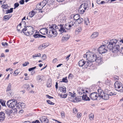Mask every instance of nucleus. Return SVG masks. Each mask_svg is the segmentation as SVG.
Returning <instances> with one entry per match:
<instances>
[{
  "instance_id": "1",
  "label": "nucleus",
  "mask_w": 123,
  "mask_h": 123,
  "mask_svg": "<svg viewBox=\"0 0 123 123\" xmlns=\"http://www.w3.org/2000/svg\"><path fill=\"white\" fill-rule=\"evenodd\" d=\"M64 27L63 25H59L58 26L55 24L49 25V29L50 36L51 37L53 35H56L57 34V31H59L61 33L66 32Z\"/></svg>"
},
{
  "instance_id": "2",
  "label": "nucleus",
  "mask_w": 123,
  "mask_h": 123,
  "mask_svg": "<svg viewBox=\"0 0 123 123\" xmlns=\"http://www.w3.org/2000/svg\"><path fill=\"white\" fill-rule=\"evenodd\" d=\"M119 42L116 39L111 40L109 42L107 48L111 50L112 49L113 52L117 53L119 51L120 48Z\"/></svg>"
},
{
  "instance_id": "3",
  "label": "nucleus",
  "mask_w": 123,
  "mask_h": 123,
  "mask_svg": "<svg viewBox=\"0 0 123 123\" xmlns=\"http://www.w3.org/2000/svg\"><path fill=\"white\" fill-rule=\"evenodd\" d=\"M98 91H99V93L100 94L101 98H102L103 99L105 100H108L110 98V96L112 95H116V94L115 93H113L109 90L107 92H104L101 89H99Z\"/></svg>"
},
{
  "instance_id": "4",
  "label": "nucleus",
  "mask_w": 123,
  "mask_h": 123,
  "mask_svg": "<svg viewBox=\"0 0 123 123\" xmlns=\"http://www.w3.org/2000/svg\"><path fill=\"white\" fill-rule=\"evenodd\" d=\"M34 32V30L33 27L29 26H27L24 29H23L21 32H23L25 35L29 36L32 35Z\"/></svg>"
},
{
  "instance_id": "5",
  "label": "nucleus",
  "mask_w": 123,
  "mask_h": 123,
  "mask_svg": "<svg viewBox=\"0 0 123 123\" xmlns=\"http://www.w3.org/2000/svg\"><path fill=\"white\" fill-rule=\"evenodd\" d=\"M88 5L86 3L81 4L79 8V12L80 14H83L86 10L88 9Z\"/></svg>"
},
{
  "instance_id": "6",
  "label": "nucleus",
  "mask_w": 123,
  "mask_h": 123,
  "mask_svg": "<svg viewBox=\"0 0 123 123\" xmlns=\"http://www.w3.org/2000/svg\"><path fill=\"white\" fill-rule=\"evenodd\" d=\"M99 89L98 90V92H94L91 93L90 95V97L91 99L93 100L99 99L101 97L99 94Z\"/></svg>"
},
{
  "instance_id": "7",
  "label": "nucleus",
  "mask_w": 123,
  "mask_h": 123,
  "mask_svg": "<svg viewBox=\"0 0 123 123\" xmlns=\"http://www.w3.org/2000/svg\"><path fill=\"white\" fill-rule=\"evenodd\" d=\"M17 103V101L15 99H11L8 101L6 104L8 107L10 108H13L15 107Z\"/></svg>"
},
{
  "instance_id": "8",
  "label": "nucleus",
  "mask_w": 123,
  "mask_h": 123,
  "mask_svg": "<svg viewBox=\"0 0 123 123\" xmlns=\"http://www.w3.org/2000/svg\"><path fill=\"white\" fill-rule=\"evenodd\" d=\"M89 56H90V57H89L87 61H88V62H90L89 63L90 64H91L92 65V62L95 61H96V59L97 57L96 55L91 52H90Z\"/></svg>"
},
{
  "instance_id": "9",
  "label": "nucleus",
  "mask_w": 123,
  "mask_h": 123,
  "mask_svg": "<svg viewBox=\"0 0 123 123\" xmlns=\"http://www.w3.org/2000/svg\"><path fill=\"white\" fill-rule=\"evenodd\" d=\"M89 62L88 61H85L84 60H80L78 62V65L80 67L84 66L86 68L88 66H90L91 64H90Z\"/></svg>"
},
{
  "instance_id": "10",
  "label": "nucleus",
  "mask_w": 123,
  "mask_h": 123,
  "mask_svg": "<svg viewBox=\"0 0 123 123\" xmlns=\"http://www.w3.org/2000/svg\"><path fill=\"white\" fill-rule=\"evenodd\" d=\"M78 92L80 95H82V93L86 94V93H89L90 92L89 89L86 88L84 89L83 88H79V89L77 90Z\"/></svg>"
},
{
  "instance_id": "11",
  "label": "nucleus",
  "mask_w": 123,
  "mask_h": 123,
  "mask_svg": "<svg viewBox=\"0 0 123 123\" xmlns=\"http://www.w3.org/2000/svg\"><path fill=\"white\" fill-rule=\"evenodd\" d=\"M105 46L104 45H101L98 48V51L100 54H101L105 53L107 52V50L105 48Z\"/></svg>"
},
{
  "instance_id": "12",
  "label": "nucleus",
  "mask_w": 123,
  "mask_h": 123,
  "mask_svg": "<svg viewBox=\"0 0 123 123\" xmlns=\"http://www.w3.org/2000/svg\"><path fill=\"white\" fill-rule=\"evenodd\" d=\"M122 86L121 83L120 82L116 81L114 84L115 88L118 91L119 89H121V87Z\"/></svg>"
},
{
  "instance_id": "13",
  "label": "nucleus",
  "mask_w": 123,
  "mask_h": 123,
  "mask_svg": "<svg viewBox=\"0 0 123 123\" xmlns=\"http://www.w3.org/2000/svg\"><path fill=\"white\" fill-rule=\"evenodd\" d=\"M48 29L46 28H43L41 29L40 30V31L41 33L43 35L48 34L49 35V32L48 33Z\"/></svg>"
},
{
  "instance_id": "14",
  "label": "nucleus",
  "mask_w": 123,
  "mask_h": 123,
  "mask_svg": "<svg viewBox=\"0 0 123 123\" xmlns=\"http://www.w3.org/2000/svg\"><path fill=\"white\" fill-rule=\"evenodd\" d=\"M39 120L42 123H48V121L46 117L45 116H42L41 117Z\"/></svg>"
},
{
  "instance_id": "15",
  "label": "nucleus",
  "mask_w": 123,
  "mask_h": 123,
  "mask_svg": "<svg viewBox=\"0 0 123 123\" xmlns=\"http://www.w3.org/2000/svg\"><path fill=\"white\" fill-rule=\"evenodd\" d=\"M70 37V36L69 34H67L63 36L62 37V41L65 42L68 40Z\"/></svg>"
},
{
  "instance_id": "16",
  "label": "nucleus",
  "mask_w": 123,
  "mask_h": 123,
  "mask_svg": "<svg viewBox=\"0 0 123 123\" xmlns=\"http://www.w3.org/2000/svg\"><path fill=\"white\" fill-rule=\"evenodd\" d=\"M5 114L3 112H0V121L1 122L4 120L5 118Z\"/></svg>"
},
{
  "instance_id": "17",
  "label": "nucleus",
  "mask_w": 123,
  "mask_h": 123,
  "mask_svg": "<svg viewBox=\"0 0 123 123\" xmlns=\"http://www.w3.org/2000/svg\"><path fill=\"white\" fill-rule=\"evenodd\" d=\"M86 93V94H83V96H82V99L83 100L86 101H89L90 100V98L88 97L86 95L87 94Z\"/></svg>"
},
{
  "instance_id": "18",
  "label": "nucleus",
  "mask_w": 123,
  "mask_h": 123,
  "mask_svg": "<svg viewBox=\"0 0 123 123\" xmlns=\"http://www.w3.org/2000/svg\"><path fill=\"white\" fill-rule=\"evenodd\" d=\"M49 45L48 44L46 43H45L40 45L39 47L38 48L39 49H44L48 46Z\"/></svg>"
},
{
  "instance_id": "19",
  "label": "nucleus",
  "mask_w": 123,
  "mask_h": 123,
  "mask_svg": "<svg viewBox=\"0 0 123 123\" xmlns=\"http://www.w3.org/2000/svg\"><path fill=\"white\" fill-rule=\"evenodd\" d=\"M37 80L38 82H41L43 79V76L39 75H37Z\"/></svg>"
},
{
  "instance_id": "20",
  "label": "nucleus",
  "mask_w": 123,
  "mask_h": 123,
  "mask_svg": "<svg viewBox=\"0 0 123 123\" xmlns=\"http://www.w3.org/2000/svg\"><path fill=\"white\" fill-rule=\"evenodd\" d=\"M36 12H35L33 10L29 13L28 16H30V17L31 18L35 14H36Z\"/></svg>"
},
{
  "instance_id": "21",
  "label": "nucleus",
  "mask_w": 123,
  "mask_h": 123,
  "mask_svg": "<svg viewBox=\"0 0 123 123\" xmlns=\"http://www.w3.org/2000/svg\"><path fill=\"white\" fill-rule=\"evenodd\" d=\"M95 61L98 63L99 64H101L102 62L101 57H97Z\"/></svg>"
},
{
  "instance_id": "22",
  "label": "nucleus",
  "mask_w": 123,
  "mask_h": 123,
  "mask_svg": "<svg viewBox=\"0 0 123 123\" xmlns=\"http://www.w3.org/2000/svg\"><path fill=\"white\" fill-rule=\"evenodd\" d=\"M98 32H94L91 36V37L92 38H94L97 37L98 36Z\"/></svg>"
},
{
  "instance_id": "23",
  "label": "nucleus",
  "mask_w": 123,
  "mask_h": 123,
  "mask_svg": "<svg viewBox=\"0 0 123 123\" xmlns=\"http://www.w3.org/2000/svg\"><path fill=\"white\" fill-rule=\"evenodd\" d=\"M76 21L75 20H73L72 21H71L70 22L68 23L70 25L71 27L75 25Z\"/></svg>"
},
{
  "instance_id": "24",
  "label": "nucleus",
  "mask_w": 123,
  "mask_h": 123,
  "mask_svg": "<svg viewBox=\"0 0 123 123\" xmlns=\"http://www.w3.org/2000/svg\"><path fill=\"white\" fill-rule=\"evenodd\" d=\"M65 89V87L64 86L60 87V91L62 92L63 93H65L66 92Z\"/></svg>"
},
{
  "instance_id": "25",
  "label": "nucleus",
  "mask_w": 123,
  "mask_h": 123,
  "mask_svg": "<svg viewBox=\"0 0 123 123\" xmlns=\"http://www.w3.org/2000/svg\"><path fill=\"white\" fill-rule=\"evenodd\" d=\"M90 23V22L89 21L88 19L87 18H85L84 19L85 24L86 25H89Z\"/></svg>"
},
{
  "instance_id": "26",
  "label": "nucleus",
  "mask_w": 123,
  "mask_h": 123,
  "mask_svg": "<svg viewBox=\"0 0 123 123\" xmlns=\"http://www.w3.org/2000/svg\"><path fill=\"white\" fill-rule=\"evenodd\" d=\"M90 53V52H87L86 54L84 55L83 57L84 58H86V59L88 60L89 57H90V56H89V55Z\"/></svg>"
},
{
  "instance_id": "27",
  "label": "nucleus",
  "mask_w": 123,
  "mask_h": 123,
  "mask_svg": "<svg viewBox=\"0 0 123 123\" xmlns=\"http://www.w3.org/2000/svg\"><path fill=\"white\" fill-rule=\"evenodd\" d=\"M47 3V2L46 0H44L42 2L40 3V4L43 7Z\"/></svg>"
},
{
  "instance_id": "28",
  "label": "nucleus",
  "mask_w": 123,
  "mask_h": 123,
  "mask_svg": "<svg viewBox=\"0 0 123 123\" xmlns=\"http://www.w3.org/2000/svg\"><path fill=\"white\" fill-rule=\"evenodd\" d=\"M64 28L67 30H69L70 29L71 27L68 23L65 24V25Z\"/></svg>"
},
{
  "instance_id": "29",
  "label": "nucleus",
  "mask_w": 123,
  "mask_h": 123,
  "mask_svg": "<svg viewBox=\"0 0 123 123\" xmlns=\"http://www.w3.org/2000/svg\"><path fill=\"white\" fill-rule=\"evenodd\" d=\"M73 17L74 19V20L75 21L76 20V21L80 18L78 14H76L74 15H73Z\"/></svg>"
},
{
  "instance_id": "30",
  "label": "nucleus",
  "mask_w": 123,
  "mask_h": 123,
  "mask_svg": "<svg viewBox=\"0 0 123 123\" xmlns=\"http://www.w3.org/2000/svg\"><path fill=\"white\" fill-rule=\"evenodd\" d=\"M6 101L2 99H0V103L3 106H6L5 103Z\"/></svg>"
},
{
  "instance_id": "31",
  "label": "nucleus",
  "mask_w": 123,
  "mask_h": 123,
  "mask_svg": "<svg viewBox=\"0 0 123 123\" xmlns=\"http://www.w3.org/2000/svg\"><path fill=\"white\" fill-rule=\"evenodd\" d=\"M12 85L11 83H9L7 88L6 91H11Z\"/></svg>"
},
{
  "instance_id": "32",
  "label": "nucleus",
  "mask_w": 123,
  "mask_h": 123,
  "mask_svg": "<svg viewBox=\"0 0 123 123\" xmlns=\"http://www.w3.org/2000/svg\"><path fill=\"white\" fill-rule=\"evenodd\" d=\"M41 56V54L40 53H38L37 54H36L34 55H32V57L34 58L35 59L36 57H40Z\"/></svg>"
},
{
  "instance_id": "33",
  "label": "nucleus",
  "mask_w": 123,
  "mask_h": 123,
  "mask_svg": "<svg viewBox=\"0 0 123 123\" xmlns=\"http://www.w3.org/2000/svg\"><path fill=\"white\" fill-rule=\"evenodd\" d=\"M24 86L25 89L29 90L30 89V86L29 85H24Z\"/></svg>"
},
{
  "instance_id": "34",
  "label": "nucleus",
  "mask_w": 123,
  "mask_h": 123,
  "mask_svg": "<svg viewBox=\"0 0 123 123\" xmlns=\"http://www.w3.org/2000/svg\"><path fill=\"white\" fill-rule=\"evenodd\" d=\"M83 20V19L81 18H79L78 20L77 21V22L78 23L80 24L81 23Z\"/></svg>"
},
{
  "instance_id": "35",
  "label": "nucleus",
  "mask_w": 123,
  "mask_h": 123,
  "mask_svg": "<svg viewBox=\"0 0 123 123\" xmlns=\"http://www.w3.org/2000/svg\"><path fill=\"white\" fill-rule=\"evenodd\" d=\"M13 8H10L9 10H8L6 11V13L8 14V13H12L13 11Z\"/></svg>"
},
{
  "instance_id": "36",
  "label": "nucleus",
  "mask_w": 123,
  "mask_h": 123,
  "mask_svg": "<svg viewBox=\"0 0 123 123\" xmlns=\"http://www.w3.org/2000/svg\"><path fill=\"white\" fill-rule=\"evenodd\" d=\"M37 7L38 9V10H41L43 8V7L40 3L39 4H38L37 5Z\"/></svg>"
},
{
  "instance_id": "37",
  "label": "nucleus",
  "mask_w": 123,
  "mask_h": 123,
  "mask_svg": "<svg viewBox=\"0 0 123 123\" xmlns=\"http://www.w3.org/2000/svg\"><path fill=\"white\" fill-rule=\"evenodd\" d=\"M8 95V96H9L10 97L12 96V92L11 91H6Z\"/></svg>"
},
{
  "instance_id": "38",
  "label": "nucleus",
  "mask_w": 123,
  "mask_h": 123,
  "mask_svg": "<svg viewBox=\"0 0 123 123\" xmlns=\"http://www.w3.org/2000/svg\"><path fill=\"white\" fill-rule=\"evenodd\" d=\"M61 82L67 83L68 82V81L67 80V77H66L65 78H63Z\"/></svg>"
},
{
  "instance_id": "39",
  "label": "nucleus",
  "mask_w": 123,
  "mask_h": 123,
  "mask_svg": "<svg viewBox=\"0 0 123 123\" xmlns=\"http://www.w3.org/2000/svg\"><path fill=\"white\" fill-rule=\"evenodd\" d=\"M69 95H71L72 97H74L75 96V93H74V94L72 93L71 92H70L69 93Z\"/></svg>"
},
{
  "instance_id": "40",
  "label": "nucleus",
  "mask_w": 123,
  "mask_h": 123,
  "mask_svg": "<svg viewBox=\"0 0 123 123\" xmlns=\"http://www.w3.org/2000/svg\"><path fill=\"white\" fill-rule=\"evenodd\" d=\"M81 27H79L78 28L76 29V31L77 32H79L81 31Z\"/></svg>"
},
{
  "instance_id": "41",
  "label": "nucleus",
  "mask_w": 123,
  "mask_h": 123,
  "mask_svg": "<svg viewBox=\"0 0 123 123\" xmlns=\"http://www.w3.org/2000/svg\"><path fill=\"white\" fill-rule=\"evenodd\" d=\"M23 24H24V26H25H25H26V22H24V21H22L21 22V23H20L19 24V25H18V26H20L21 27V25Z\"/></svg>"
},
{
  "instance_id": "42",
  "label": "nucleus",
  "mask_w": 123,
  "mask_h": 123,
  "mask_svg": "<svg viewBox=\"0 0 123 123\" xmlns=\"http://www.w3.org/2000/svg\"><path fill=\"white\" fill-rule=\"evenodd\" d=\"M40 34H36L33 35L34 37L36 38H40Z\"/></svg>"
},
{
  "instance_id": "43",
  "label": "nucleus",
  "mask_w": 123,
  "mask_h": 123,
  "mask_svg": "<svg viewBox=\"0 0 123 123\" xmlns=\"http://www.w3.org/2000/svg\"><path fill=\"white\" fill-rule=\"evenodd\" d=\"M94 117L92 113L90 114L89 116V118L90 120H91Z\"/></svg>"
},
{
  "instance_id": "44",
  "label": "nucleus",
  "mask_w": 123,
  "mask_h": 123,
  "mask_svg": "<svg viewBox=\"0 0 123 123\" xmlns=\"http://www.w3.org/2000/svg\"><path fill=\"white\" fill-rule=\"evenodd\" d=\"M47 101L49 104L51 105H53L54 104V103L52 102L49 100H47Z\"/></svg>"
},
{
  "instance_id": "45",
  "label": "nucleus",
  "mask_w": 123,
  "mask_h": 123,
  "mask_svg": "<svg viewBox=\"0 0 123 123\" xmlns=\"http://www.w3.org/2000/svg\"><path fill=\"white\" fill-rule=\"evenodd\" d=\"M17 28V30L19 32H20V33L22 32H21L22 30L21 31L20 30V29L21 28V27L20 26H18Z\"/></svg>"
},
{
  "instance_id": "46",
  "label": "nucleus",
  "mask_w": 123,
  "mask_h": 123,
  "mask_svg": "<svg viewBox=\"0 0 123 123\" xmlns=\"http://www.w3.org/2000/svg\"><path fill=\"white\" fill-rule=\"evenodd\" d=\"M19 5V4L18 3H16L14 4V9H15Z\"/></svg>"
},
{
  "instance_id": "47",
  "label": "nucleus",
  "mask_w": 123,
  "mask_h": 123,
  "mask_svg": "<svg viewBox=\"0 0 123 123\" xmlns=\"http://www.w3.org/2000/svg\"><path fill=\"white\" fill-rule=\"evenodd\" d=\"M36 68V66L34 67L31 68H29L28 69V71H31L34 69H35Z\"/></svg>"
},
{
  "instance_id": "48",
  "label": "nucleus",
  "mask_w": 123,
  "mask_h": 123,
  "mask_svg": "<svg viewBox=\"0 0 123 123\" xmlns=\"http://www.w3.org/2000/svg\"><path fill=\"white\" fill-rule=\"evenodd\" d=\"M61 115L62 118H64L65 117V114L64 112L62 111L61 112Z\"/></svg>"
},
{
  "instance_id": "49",
  "label": "nucleus",
  "mask_w": 123,
  "mask_h": 123,
  "mask_svg": "<svg viewBox=\"0 0 123 123\" xmlns=\"http://www.w3.org/2000/svg\"><path fill=\"white\" fill-rule=\"evenodd\" d=\"M21 109H24L25 107V104L24 103H21Z\"/></svg>"
},
{
  "instance_id": "50",
  "label": "nucleus",
  "mask_w": 123,
  "mask_h": 123,
  "mask_svg": "<svg viewBox=\"0 0 123 123\" xmlns=\"http://www.w3.org/2000/svg\"><path fill=\"white\" fill-rule=\"evenodd\" d=\"M42 58L43 60H44L46 59V56L45 54H44L42 56Z\"/></svg>"
},
{
  "instance_id": "51",
  "label": "nucleus",
  "mask_w": 123,
  "mask_h": 123,
  "mask_svg": "<svg viewBox=\"0 0 123 123\" xmlns=\"http://www.w3.org/2000/svg\"><path fill=\"white\" fill-rule=\"evenodd\" d=\"M21 102H19L17 104H16V108L18 109V107H20V105H21Z\"/></svg>"
},
{
  "instance_id": "52",
  "label": "nucleus",
  "mask_w": 123,
  "mask_h": 123,
  "mask_svg": "<svg viewBox=\"0 0 123 123\" xmlns=\"http://www.w3.org/2000/svg\"><path fill=\"white\" fill-rule=\"evenodd\" d=\"M7 5H3L2 6V7L3 8V9H5L7 7Z\"/></svg>"
},
{
  "instance_id": "53",
  "label": "nucleus",
  "mask_w": 123,
  "mask_h": 123,
  "mask_svg": "<svg viewBox=\"0 0 123 123\" xmlns=\"http://www.w3.org/2000/svg\"><path fill=\"white\" fill-rule=\"evenodd\" d=\"M67 95L64 94L63 95L61 94L60 95L61 96L62 98H66L67 96Z\"/></svg>"
},
{
  "instance_id": "54",
  "label": "nucleus",
  "mask_w": 123,
  "mask_h": 123,
  "mask_svg": "<svg viewBox=\"0 0 123 123\" xmlns=\"http://www.w3.org/2000/svg\"><path fill=\"white\" fill-rule=\"evenodd\" d=\"M4 18L5 19L8 20L10 18L7 15L5 16H4Z\"/></svg>"
},
{
  "instance_id": "55",
  "label": "nucleus",
  "mask_w": 123,
  "mask_h": 123,
  "mask_svg": "<svg viewBox=\"0 0 123 123\" xmlns=\"http://www.w3.org/2000/svg\"><path fill=\"white\" fill-rule=\"evenodd\" d=\"M46 96L48 98H49L50 99L51 98H53V97L49 96L48 94L46 95Z\"/></svg>"
},
{
  "instance_id": "56",
  "label": "nucleus",
  "mask_w": 123,
  "mask_h": 123,
  "mask_svg": "<svg viewBox=\"0 0 123 123\" xmlns=\"http://www.w3.org/2000/svg\"><path fill=\"white\" fill-rule=\"evenodd\" d=\"M79 101V99L77 97H76L75 98V100H74V102H76V101Z\"/></svg>"
},
{
  "instance_id": "57",
  "label": "nucleus",
  "mask_w": 123,
  "mask_h": 123,
  "mask_svg": "<svg viewBox=\"0 0 123 123\" xmlns=\"http://www.w3.org/2000/svg\"><path fill=\"white\" fill-rule=\"evenodd\" d=\"M19 2L20 4L22 5L24 4V0H21L19 1Z\"/></svg>"
},
{
  "instance_id": "58",
  "label": "nucleus",
  "mask_w": 123,
  "mask_h": 123,
  "mask_svg": "<svg viewBox=\"0 0 123 123\" xmlns=\"http://www.w3.org/2000/svg\"><path fill=\"white\" fill-rule=\"evenodd\" d=\"M81 116V113H78L77 114V117L78 118H80V117Z\"/></svg>"
},
{
  "instance_id": "59",
  "label": "nucleus",
  "mask_w": 123,
  "mask_h": 123,
  "mask_svg": "<svg viewBox=\"0 0 123 123\" xmlns=\"http://www.w3.org/2000/svg\"><path fill=\"white\" fill-rule=\"evenodd\" d=\"M14 73L16 75H17L19 74V72L18 71V70L17 69L15 71Z\"/></svg>"
},
{
  "instance_id": "60",
  "label": "nucleus",
  "mask_w": 123,
  "mask_h": 123,
  "mask_svg": "<svg viewBox=\"0 0 123 123\" xmlns=\"http://www.w3.org/2000/svg\"><path fill=\"white\" fill-rule=\"evenodd\" d=\"M73 112L74 113L77 112H78V110L76 108H74L73 109Z\"/></svg>"
},
{
  "instance_id": "61",
  "label": "nucleus",
  "mask_w": 123,
  "mask_h": 123,
  "mask_svg": "<svg viewBox=\"0 0 123 123\" xmlns=\"http://www.w3.org/2000/svg\"><path fill=\"white\" fill-rule=\"evenodd\" d=\"M72 75L71 73H70L69 74L68 76V78L69 79H71L72 77Z\"/></svg>"
},
{
  "instance_id": "62",
  "label": "nucleus",
  "mask_w": 123,
  "mask_h": 123,
  "mask_svg": "<svg viewBox=\"0 0 123 123\" xmlns=\"http://www.w3.org/2000/svg\"><path fill=\"white\" fill-rule=\"evenodd\" d=\"M32 123H40L38 120H36L35 121H33Z\"/></svg>"
},
{
  "instance_id": "63",
  "label": "nucleus",
  "mask_w": 123,
  "mask_h": 123,
  "mask_svg": "<svg viewBox=\"0 0 123 123\" xmlns=\"http://www.w3.org/2000/svg\"><path fill=\"white\" fill-rule=\"evenodd\" d=\"M123 91V86H122L121 87V89H119V90H118V91L120 92H122Z\"/></svg>"
},
{
  "instance_id": "64",
  "label": "nucleus",
  "mask_w": 123,
  "mask_h": 123,
  "mask_svg": "<svg viewBox=\"0 0 123 123\" xmlns=\"http://www.w3.org/2000/svg\"><path fill=\"white\" fill-rule=\"evenodd\" d=\"M120 51L121 53L123 54V47L120 49Z\"/></svg>"
}]
</instances>
